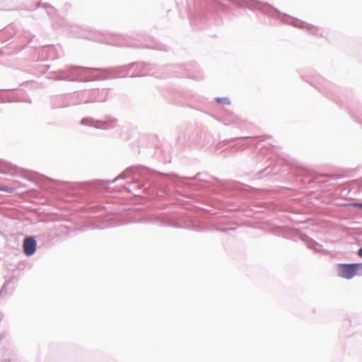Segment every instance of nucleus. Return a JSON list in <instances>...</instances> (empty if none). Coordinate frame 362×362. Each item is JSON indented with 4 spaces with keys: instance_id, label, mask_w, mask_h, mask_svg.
<instances>
[{
    "instance_id": "f257e3e1",
    "label": "nucleus",
    "mask_w": 362,
    "mask_h": 362,
    "mask_svg": "<svg viewBox=\"0 0 362 362\" xmlns=\"http://www.w3.org/2000/svg\"><path fill=\"white\" fill-rule=\"evenodd\" d=\"M362 269V264H339L338 272L339 276L350 279L359 274L358 271Z\"/></svg>"
},
{
    "instance_id": "f03ea898",
    "label": "nucleus",
    "mask_w": 362,
    "mask_h": 362,
    "mask_svg": "<svg viewBox=\"0 0 362 362\" xmlns=\"http://www.w3.org/2000/svg\"><path fill=\"white\" fill-rule=\"evenodd\" d=\"M36 241L33 237H28L24 239L23 248L24 253L28 255H32L36 250Z\"/></svg>"
},
{
    "instance_id": "7ed1b4c3",
    "label": "nucleus",
    "mask_w": 362,
    "mask_h": 362,
    "mask_svg": "<svg viewBox=\"0 0 362 362\" xmlns=\"http://www.w3.org/2000/svg\"><path fill=\"white\" fill-rule=\"evenodd\" d=\"M216 100L217 103H218L220 104H227V105H228V104L230 103L229 99L227 98H217L216 99Z\"/></svg>"
},
{
    "instance_id": "20e7f679",
    "label": "nucleus",
    "mask_w": 362,
    "mask_h": 362,
    "mask_svg": "<svg viewBox=\"0 0 362 362\" xmlns=\"http://www.w3.org/2000/svg\"><path fill=\"white\" fill-rule=\"evenodd\" d=\"M354 206L357 208L362 209V203L354 204Z\"/></svg>"
},
{
    "instance_id": "39448f33",
    "label": "nucleus",
    "mask_w": 362,
    "mask_h": 362,
    "mask_svg": "<svg viewBox=\"0 0 362 362\" xmlns=\"http://www.w3.org/2000/svg\"><path fill=\"white\" fill-rule=\"evenodd\" d=\"M358 255L359 257H362V247L360 250H358Z\"/></svg>"
}]
</instances>
